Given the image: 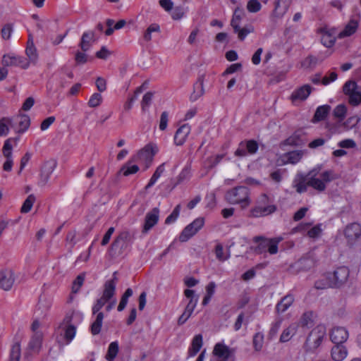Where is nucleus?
<instances>
[{
    "label": "nucleus",
    "instance_id": "1",
    "mask_svg": "<svg viewBox=\"0 0 361 361\" xmlns=\"http://www.w3.org/2000/svg\"><path fill=\"white\" fill-rule=\"evenodd\" d=\"M225 200L231 204H238L241 209L247 208L251 204L250 189L243 185L234 187L225 194Z\"/></svg>",
    "mask_w": 361,
    "mask_h": 361
},
{
    "label": "nucleus",
    "instance_id": "2",
    "mask_svg": "<svg viewBox=\"0 0 361 361\" xmlns=\"http://www.w3.org/2000/svg\"><path fill=\"white\" fill-rule=\"evenodd\" d=\"M157 152V148L156 146L147 145L136 156L133 157L131 160L122 166L120 171L121 173L125 176L136 173L139 171V167L136 164H132V162L138 161L142 159L149 160V158H151Z\"/></svg>",
    "mask_w": 361,
    "mask_h": 361
},
{
    "label": "nucleus",
    "instance_id": "3",
    "mask_svg": "<svg viewBox=\"0 0 361 361\" xmlns=\"http://www.w3.org/2000/svg\"><path fill=\"white\" fill-rule=\"evenodd\" d=\"M274 201L266 194H262L255 202V205L250 210V216L259 218L266 216L276 211Z\"/></svg>",
    "mask_w": 361,
    "mask_h": 361
},
{
    "label": "nucleus",
    "instance_id": "4",
    "mask_svg": "<svg viewBox=\"0 0 361 361\" xmlns=\"http://www.w3.org/2000/svg\"><path fill=\"white\" fill-rule=\"evenodd\" d=\"M307 174L309 186L319 192L324 191L326 183L334 179L332 171H325L319 175V177H317L318 171L317 169L310 171Z\"/></svg>",
    "mask_w": 361,
    "mask_h": 361
},
{
    "label": "nucleus",
    "instance_id": "5",
    "mask_svg": "<svg viewBox=\"0 0 361 361\" xmlns=\"http://www.w3.org/2000/svg\"><path fill=\"white\" fill-rule=\"evenodd\" d=\"M326 335V329L324 325L316 326L309 334L305 343L307 352H313L322 344Z\"/></svg>",
    "mask_w": 361,
    "mask_h": 361
},
{
    "label": "nucleus",
    "instance_id": "6",
    "mask_svg": "<svg viewBox=\"0 0 361 361\" xmlns=\"http://www.w3.org/2000/svg\"><path fill=\"white\" fill-rule=\"evenodd\" d=\"M281 240V238H267L262 235L255 236L252 241L258 244L255 251L256 253L262 254L267 250L269 254L275 255L278 252V245Z\"/></svg>",
    "mask_w": 361,
    "mask_h": 361
},
{
    "label": "nucleus",
    "instance_id": "7",
    "mask_svg": "<svg viewBox=\"0 0 361 361\" xmlns=\"http://www.w3.org/2000/svg\"><path fill=\"white\" fill-rule=\"evenodd\" d=\"M328 276L331 287H341L348 281L350 270L345 266L339 267L333 273H329Z\"/></svg>",
    "mask_w": 361,
    "mask_h": 361
},
{
    "label": "nucleus",
    "instance_id": "8",
    "mask_svg": "<svg viewBox=\"0 0 361 361\" xmlns=\"http://www.w3.org/2000/svg\"><path fill=\"white\" fill-rule=\"evenodd\" d=\"M204 224V219L203 217H198L195 219L192 223L185 226L182 231L179 235L180 241H188L203 227Z\"/></svg>",
    "mask_w": 361,
    "mask_h": 361
},
{
    "label": "nucleus",
    "instance_id": "9",
    "mask_svg": "<svg viewBox=\"0 0 361 361\" xmlns=\"http://www.w3.org/2000/svg\"><path fill=\"white\" fill-rule=\"evenodd\" d=\"M361 88L353 80L345 82L343 87V93L348 97V102L350 105L356 106L359 105L358 97Z\"/></svg>",
    "mask_w": 361,
    "mask_h": 361
},
{
    "label": "nucleus",
    "instance_id": "10",
    "mask_svg": "<svg viewBox=\"0 0 361 361\" xmlns=\"http://www.w3.org/2000/svg\"><path fill=\"white\" fill-rule=\"evenodd\" d=\"M213 355L219 361H235V350L222 343H217L213 349Z\"/></svg>",
    "mask_w": 361,
    "mask_h": 361
},
{
    "label": "nucleus",
    "instance_id": "11",
    "mask_svg": "<svg viewBox=\"0 0 361 361\" xmlns=\"http://www.w3.org/2000/svg\"><path fill=\"white\" fill-rule=\"evenodd\" d=\"M56 167V161L55 160H49L43 164L39 174L38 186L44 187L47 184Z\"/></svg>",
    "mask_w": 361,
    "mask_h": 361
},
{
    "label": "nucleus",
    "instance_id": "12",
    "mask_svg": "<svg viewBox=\"0 0 361 361\" xmlns=\"http://www.w3.org/2000/svg\"><path fill=\"white\" fill-rule=\"evenodd\" d=\"M343 235L350 246L355 244L361 237V225L358 223H351L345 226L343 230Z\"/></svg>",
    "mask_w": 361,
    "mask_h": 361
},
{
    "label": "nucleus",
    "instance_id": "13",
    "mask_svg": "<svg viewBox=\"0 0 361 361\" xmlns=\"http://www.w3.org/2000/svg\"><path fill=\"white\" fill-rule=\"evenodd\" d=\"M2 64L4 66H20L25 69L28 68L30 62L23 56L8 54L4 55Z\"/></svg>",
    "mask_w": 361,
    "mask_h": 361
},
{
    "label": "nucleus",
    "instance_id": "14",
    "mask_svg": "<svg viewBox=\"0 0 361 361\" xmlns=\"http://www.w3.org/2000/svg\"><path fill=\"white\" fill-rule=\"evenodd\" d=\"M133 233L128 231H123L119 233V234L114 240L113 243L111 244V248H119L120 250H124L128 247L129 244L133 242Z\"/></svg>",
    "mask_w": 361,
    "mask_h": 361
},
{
    "label": "nucleus",
    "instance_id": "15",
    "mask_svg": "<svg viewBox=\"0 0 361 361\" xmlns=\"http://www.w3.org/2000/svg\"><path fill=\"white\" fill-rule=\"evenodd\" d=\"M16 280L14 271L11 269L6 268L0 270V288L4 290H9L13 287Z\"/></svg>",
    "mask_w": 361,
    "mask_h": 361
},
{
    "label": "nucleus",
    "instance_id": "16",
    "mask_svg": "<svg viewBox=\"0 0 361 361\" xmlns=\"http://www.w3.org/2000/svg\"><path fill=\"white\" fill-rule=\"evenodd\" d=\"M360 21V16H353L350 18L344 29L338 35L339 39L350 37L356 32Z\"/></svg>",
    "mask_w": 361,
    "mask_h": 361
},
{
    "label": "nucleus",
    "instance_id": "17",
    "mask_svg": "<svg viewBox=\"0 0 361 361\" xmlns=\"http://www.w3.org/2000/svg\"><path fill=\"white\" fill-rule=\"evenodd\" d=\"M11 120L13 124V129L18 133L25 132L30 125V119L27 115H18Z\"/></svg>",
    "mask_w": 361,
    "mask_h": 361
},
{
    "label": "nucleus",
    "instance_id": "18",
    "mask_svg": "<svg viewBox=\"0 0 361 361\" xmlns=\"http://www.w3.org/2000/svg\"><path fill=\"white\" fill-rule=\"evenodd\" d=\"M159 218V209L157 207L153 208L147 213L145 219V224L142 228L143 233H147L158 222Z\"/></svg>",
    "mask_w": 361,
    "mask_h": 361
},
{
    "label": "nucleus",
    "instance_id": "19",
    "mask_svg": "<svg viewBox=\"0 0 361 361\" xmlns=\"http://www.w3.org/2000/svg\"><path fill=\"white\" fill-rule=\"evenodd\" d=\"M118 279L116 277V272L113 274L111 279L108 280L104 285V290L102 298L106 300L107 301L111 300L116 293V286Z\"/></svg>",
    "mask_w": 361,
    "mask_h": 361
},
{
    "label": "nucleus",
    "instance_id": "20",
    "mask_svg": "<svg viewBox=\"0 0 361 361\" xmlns=\"http://www.w3.org/2000/svg\"><path fill=\"white\" fill-rule=\"evenodd\" d=\"M348 338V332L344 327L336 326L331 329L330 338L336 344H342Z\"/></svg>",
    "mask_w": 361,
    "mask_h": 361
},
{
    "label": "nucleus",
    "instance_id": "21",
    "mask_svg": "<svg viewBox=\"0 0 361 361\" xmlns=\"http://www.w3.org/2000/svg\"><path fill=\"white\" fill-rule=\"evenodd\" d=\"M190 126L188 123L183 124L179 127L174 135V144L177 146L183 145L190 133Z\"/></svg>",
    "mask_w": 361,
    "mask_h": 361
},
{
    "label": "nucleus",
    "instance_id": "22",
    "mask_svg": "<svg viewBox=\"0 0 361 361\" xmlns=\"http://www.w3.org/2000/svg\"><path fill=\"white\" fill-rule=\"evenodd\" d=\"M312 90V88L310 85H304L292 92L290 99L293 103L297 101H304L309 97Z\"/></svg>",
    "mask_w": 361,
    "mask_h": 361
},
{
    "label": "nucleus",
    "instance_id": "23",
    "mask_svg": "<svg viewBox=\"0 0 361 361\" xmlns=\"http://www.w3.org/2000/svg\"><path fill=\"white\" fill-rule=\"evenodd\" d=\"M293 185L297 192L302 193L306 192L309 186L308 174L305 176L302 174L298 175L294 179Z\"/></svg>",
    "mask_w": 361,
    "mask_h": 361
},
{
    "label": "nucleus",
    "instance_id": "24",
    "mask_svg": "<svg viewBox=\"0 0 361 361\" xmlns=\"http://www.w3.org/2000/svg\"><path fill=\"white\" fill-rule=\"evenodd\" d=\"M331 355L334 361H343L348 355V350L345 346L336 344L331 348Z\"/></svg>",
    "mask_w": 361,
    "mask_h": 361
},
{
    "label": "nucleus",
    "instance_id": "25",
    "mask_svg": "<svg viewBox=\"0 0 361 361\" xmlns=\"http://www.w3.org/2000/svg\"><path fill=\"white\" fill-rule=\"evenodd\" d=\"M202 336L197 334L192 338L191 345L188 351V357L195 356L202 346Z\"/></svg>",
    "mask_w": 361,
    "mask_h": 361
},
{
    "label": "nucleus",
    "instance_id": "26",
    "mask_svg": "<svg viewBox=\"0 0 361 361\" xmlns=\"http://www.w3.org/2000/svg\"><path fill=\"white\" fill-rule=\"evenodd\" d=\"M304 152L302 150H295L285 153L283 156L284 164H295L302 159Z\"/></svg>",
    "mask_w": 361,
    "mask_h": 361
},
{
    "label": "nucleus",
    "instance_id": "27",
    "mask_svg": "<svg viewBox=\"0 0 361 361\" xmlns=\"http://www.w3.org/2000/svg\"><path fill=\"white\" fill-rule=\"evenodd\" d=\"M184 295L188 299H189V302L187 304L185 310H188V312H190L192 314L197 304L198 297L195 295V291L190 289H185L184 290Z\"/></svg>",
    "mask_w": 361,
    "mask_h": 361
},
{
    "label": "nucleus",
    "instance_id": "28",
    "mask_svg": "<svg viewBox=\"0 0 361 361\" xmlns=\"http://www.w3.org/2000/svg\"><path fill=\"white\" fill-rule=\"evenodd\" d=\"M294 297L293 295L288 294L284 296L276 305V310L278 313L286 312L293 304Z\"/></svg>",
    "mask_w": 361,
    "mask_h": 361
},
{
    "label": "nucleus",
    "instance_id": "29",
    "mask_svg": "<svg viewBox=\"0 0 361 361\" xmlns=\"http://www.w3.org/2000/svg\"><path fill=\"white\" fill-rule=\"evenodd\" d=\"M94 41V33L93 32H85L81 37L80 47L81 49L85 52L88 51L91 47V42Z\"/></svg>",
    "mask_w": 361,
    "mask_h": 361
},
{
    "label": "nucleus",
    "instance_id": "30",
    "mask_svg": "<svg viewBox=\"0 0 361 361\" xmlns=\"http://www.w3.org/2000/svg\"><path fill=\"white\" fill-rule=\"evenodd\" d=\"M25 53L30 61L35 62L37 61L38 58V54L37 49L34 44L33 38L31 35H29L28 37Z\"/></svg>",
    "mask_w": 361,
    "mask_h": 361
},
{
    "label": "nucleus",
    "instance_id": "31",
    "mask_svg": "<svg viewBox=\"0 0 361 361\" xmlns=\"http://www.w3.org/2000/svg\"><path fill=\"white\" fill-rule=\"evenodd\" d=\"M203 78L200 77L194 85V90L190 95V100L192 102H195L200 97H202L204 93V85H203Z\"/></svg>",
    "mask_w": 361,
    "mask_h": 361
},
{
    "label": "nucleus",
    "instance_id": "32",
    "mask_svg": "<svg viewBox=\"0 0 361 361\" xmlns=\"http://www.w3.org/2000/svg\"><path fill=\"white\" fill-rule=\"evenodd\" d=\"M298 326L295 324H292L289 325L286 329H285L281 336H280V342L285 343L288 342L291 339V338L296 334Z\"/></svg>",
    "mask_w": 361,
    "mask_h": 361
},
{
    "label": "nucleus",
    "instance_id": "33",
    "mask_svg": "<svg viewBox=\"0 0 361 361\" xmlns=\"http://www.w3.org/2000/svg\"><path fill=\"white\" fill-rule=\"evenodd\" d=\"M76 334V327L73 324H68L63 329V339L65 344L71 343L75 338Z\"/></svg>",
    "mask_w": 361,
    "mask_h": 361
},
{
    "label": "nucleus",
    "instance_id": "34",
    "mask_svg": "<svg viewBox=\"0 0 361 361\" xmlns=\"http://www.w3.org/2000/svg\"><path fill=\"white\" fill-rule=\"evenodd\" d=\"M104 319V314L102 312H98L96 316V319L90 326L91 333L93 335H97L100 333L102 323Z\"/></svg>",
    "mask_w": 361,
    "mask_h": 361
},
{
    "label": "nucleus",
    "instance_id": "35",
    "mask_svg": "<svg viewBox=\"0 0 361 361\" xmlns=\"http://www.w3.org/2000/svg\"><path fill=\"white\" fill-rule=\"evenodd\" d=\"M331 109L330 106L329 105H323L317 107L313 120L314 121H323L326 116L328 115L329 111Z\"/></svg>",
    "mask_w": 361,
    "mask_h": 361
},
{
    "label": "nucleus",
    "instance_id": "36",
    "mask_svg": "<svg viewBox=\"0 0 361 361\" xmlns=\"http://www.w3.org/2000/svg\"><path fill=\"white\" fill-rule=\"evenodd\" d=\"M244 16L245 13L243 9L239 8L235 9L231 21V25L233 30H236L238 28V26H240V21Z\"/></svg>",
    "mask_w": 361,
    "mask_h": 361
},
{
    "label": "nucleus",
    "instance_id": "37",
    "mask_svg": "<svg viewBox=\"0 0 361 361\" xmlns=\"http://www.w3.org/2000/svg\"><path fill=\"white\" fill-rule=\"evenodd\" d=\"M233 30L235 33L238 34V39L243 41L247 35L254 32V27L252 25H247L242 28L238 26V29Z\"/></svg>",
    "mask_w": 361,
    "mask_h": 361
},
{
    "label": "nucleus",
    "instance_id": "38",
    "mask_svg": "<svg viewBox=\"0 0 361 361\" xmlns=\"http://www.w3.org/2000/svg\"><path fill=\"white\" fill-rule=\"evenodd\" d=\"M42 341V334L41 332H35L31 338L29 346L33 350H38L41 347Z\"/></svg>",
    "mask_w": 361,
    "mask_h": 361
},
{
    "label": "nucleus",
    "instance_id": "39",
    "mask_svg": "<svg viewBox=\"0 0 361 361\" xmlns=\"http://www.w3.org/2000/svg\"><path fill=\"white\" fill-rule=\"evenodd\" d=\"M118 353V343L117 341L111 342L108 348L106 359L108 361H114Z\"/></svg>",
    "mask_w": 361,
    "mask_h": 361
},
{
    "label": "nucleus",
    "instance_id": "40",
    "mask_svg": "<svg viewBox=\"0 0 361 361\" xmlns=\"http://www.w3.org/2000/svg\"><path fill=\"white\" fill-rule=\"evenodd\" d=\"M321 42L326 47H331L336 42V38L331 35L328 31L322 30Z\"/></svg>",
    "mask_w": 361,
    "mask_h": 361
},
{
    "label": "nucleus",
    "instance_id": "41",
    "mask_svg": "<svg viewBox=\"0 0 361 361\" xmlns=\"http://www.w3.org/2000/svg\"><path fill=\"white\" fill-rule=\"evenodd\" d=\"M9 127L13 128V124L11 118H4L0 121V136H5L9 132Z\"/></svg>",
    "mask_w": 361,
    "mask_h": 361
},
{
    "label": "nucleus",
    "instance_id": "42",
    "mask_svg": "<svg viewBox=\"0 0 361 361\" xmlns=\"http://www.w3.org/2000/svg\"><path fill=\"white\" fill-rule=\"evenodd\" d=\"M133 290L130 288L126 290L125 293L121 296V301L117 308L118 312H121L126 308L128 298L133 295Z\"/></svg>",
    "mask_w": 361,
    "mask_h": 361
},
{
    "label": "nucleus",
    "instance_id": "43",
    "mask_svg": "<svg viewBox=\"0 0 361 361\" xmlns=\"http://www.w3.org/2000/svg\"><path fill=\"white\" fill-rule=\"evenodd\" d=\"M191 177V169L190 166H185L177 176L176 184H180L184 181L188 180Z\"/></svg>",
    "mask_w": 361,
    "mask_h": 361
},
{
    "label": "nucleus",
    "instance_id": "44",
    "mask_svg": "<svg viewBox=\"0 0 361 361\" xmlns=\"http://www.w3.org/2000/svg\"><path fill=\"white\" fill-rule=\"evenodd\" d=\"M35 200H36V198H35V196L32 194L28 195V197L26 198V200L24 201L22 207H21V209H20V212L21 213H28L34 203L35 202Z\"/></svg>",
    "mask_w": 361,
    "mask_h": 361
},
{
    "label": "nucleus",
    "instance_id": "45",
    "mask_svg": "<svg viewBox=\"0 0 361 361\" xmlns=\"http://www.w3.org/2000/svg\"><path fill=\"white\" fill-rule=\"evenodd\" d=\"M85 279V274L82 273L79 274L73 281L72 284V293H77L79 292L80 288L84 283Z\"/></svg>",
    "mask_w": 361,
    "mask_h": 361
},
{
    "label": "nucleus",
    "instance_id": "46",
    "mask_svg": "<svg viewBox=\"0 0 361 361\" xmlns=\"http://www.w3.org/2000/svg\"><path fill=\"white\" fill-rule=\"evenodd\" d=\"M264 334L261 332L256 333L252 339V344L256 351H260L263 347Z\"/></svg>",
    "mask_w": 361,
    "mask_h": 361
},
{
    "label": "nucleus",
    "instance_id": "47",
    "mask_svg": "<svg viewBox=\"0 0 361 361\" xmlns=\"http://www.w3.org/2000/svg\"><path fill=\"white\" fill-rule=\"evenodd\" d=\"M160 27L157 23L151 24L145 30L143 35V39L146 42H149L152 39V32H159Z\"/></svg>",
    "mask_w": 361,
    "mask_h": 361
},
{
    "label": "nucleus",
    "instance_id": "48",
    "mask_svg": "<svg viewBox=\"0 0 361 361\" xmlns=\"http://www.w3.org/2000/svg\"><path fill=\"white\" fill-rule=\"evenodd\" d=\"M141 92H142L141 87H138L135 90L134 94L133 96H131L130 97H129L128 99V100L126 101V102L125 103V104L123 106L125 111H129L132 109L134 102L137 99V97H138L139 94H140Z\"/></svg>",
    "mask_w": 361,
    "mask_h": 361
},
{
    "label": "nucleus",
    "instance_id": "49",
    "mask_svg": "<svg viewBox=\"0 0 361 361\" xmlns=\"http://www.w3.org/2000/svg\"><path fill=\"white\" fill-rule=\"evenodd\" d=\"M322 231V224H319L310 228L307 231V235L310 238H318L319 237L321 236Z\"/></svg>",
    "mask_w": 361,
    "mask_h": 361
},
{
    "label": "nucleus",
    "instance_id": "50",
    "mask_svg": "<svg viewBox=\"0 0 361 361\" xmlns=\"http://www.w3.org/2000/svg\"><path fill=\"white\" fill-rule=\"evenodd\" d=\"M313 317L314 314L312 312H305L300 319V324L302 326L309 327L313 324Z\"/></svg>",
    "mask_w": 361,
    "mask_h": 361
},
{
    "label": "nucleus",
    "instance_id": "51",
    "mask_svg": "<svg viewBox=\"0 0 361 361\" xmlns=\"http://www.w3.org/2000/svg\"><path fill=\"white\" fill-rule=\"evenodd\" d=\"M102 102V96L100 93L95 92L92 94L89 101L88 106L92 108L99 106Z\"/></svg>",
    "mask_w": 361,
    "mask_h": 361
},
{
    "label": "nucleus",
    "instance_id": "52",
    "mask_svg": "<svg viewBox=\"0 0 361 361\" xmlns=\"http://www.w3.org/2000/svg\"><path fill=\"white\" fill-rule=\"evenodd\" d=\"M20 357V345L18 343L13 344L11 347L9 361H19Z\"/></svg>",
    "mask_w": 361,
    "mask_h": 361
},
{
    "label": "nucleus",
    "instance_id": "53",
    "mask_svg": "<svg viewBox=\"0 0 361 361\" xmlns=\"http://www.w3.org/2000/svg\"><path fill=\"white\" fill-rule=\"evenodd\" d=\"M244 143L245 145V147H247L248 154H254L257 152L259 149V145L256 140H244Z\"/></svg>",
    "mask_w": 361,
    "mask_h": 361
},
{
    "label": "nucleus",
    "instance_id": "54",
    "mask_svg": "<svg viewBox=\"0 0 361 361\" xmlns=\"http://www.w3.org/2000/svg\"><path fill=\"white\" fill-rule=\"evenodd\" d=\"M153 99V93L152 92H147L142 97L141 102L142 110L146 111L149 106L151 105Z\"/></svg>",
    "mask_w": 361,
    "mask_h": 361
},
{
    "label": "nucleus",
    "instance_id": "55",
    "mask_svg": "<svg viewBox=\"0 0 361 361\" xmlns=\"http://www.w3.org/2000/svg\"><path fill=\"white\" fill-rule=\"evenodd\" d=\"M346 112V106L344 104H339L335 107L334 110V116L341 121L345 118Z\"/></svg>",
    "mask_w": 361,
    "mask_h": 361
},
{
    "label": "nucleus",
    "instance_id": "56",
    "mask_svg": "<svg viewBox=\"0 0 361 361\" xmlns=\"http://www.w3.org/2000/svg\"><path fill=\"white\" fill-rule=\"evenodd\" d=\"M180 212V205L178 204L173 210L171 214L169 215L166 220L165 224H171L172 223H174L176 219H178Z\"/></svg>",
    "mask_w": 361,
    "mask_h": 361
},
{
    "label": "nucleus",
    "instance_id": "57",
    "mask_svg": "<svg viewBox=\"0 0 361 361\" xmlns=\"http://www.w3.org/2000/svg\"><path fill=\"white\" fill-rule=\"evenodd\" d=\"M360 121V118L357 116H350L345 122L343 123V126L345 130H350L354 128Z\"/></svg>",
    "mask_w": 361,
    "mask_h": 361
},
{
    "label": "nucleus",
    "instance_id": "58",
    "mask_svg": "<svg viewBox=\"0 0 361 361\" xmlns=\"http://www.w3.org/2000/svg\"><path fill=\"white\" fill-rule=\"evenodd\" d=\"M262 8V5L258 0H250L247 4V9L250 13H257Z\"/></svg>",
    "mask_w": 361,
    "mask_h": 361
},
{
    "label": "nucleus",
    "instance_id": "59",
    "mask_svg": "<svg viewBox=\"0 0 361 361\" xmlns=\"http://www.w3.org/2000/svg\"><path fill=\"white\" fill-rule=\"evenodd\" d=\"M314 287L317 289H324L331 287L330 279H329L328 274L324 276L323 279L317 281L314 283Z\"/></svg>",
    "mask_w": 361,
    "mask_h": 361
},
{
    "label": "nucleus",
    "instance_id": "60",
    "mask_svg": "<svg viewBox=\"0 0 361 361\" xmlns=\"http://www.w3.org/2000/svg\"><path fill=\"white\" fill-rule=\"evenodd\" d=\"M234 154L238 157H245L248 155L247 147H245L244 141H241L239 143L238 148L234 152Z\"/></svg>",
    "mask_w": 361,
    "mask_h": 361
},
{
    "label": "nucleus",
    "instance_id": "61",
    "mask_svg": "<svg viewBox=\"0 0 361 361\" xmlns=\"http://www.w3.org/2000/svg\"><path fill=\"white\" fill-rule=\"evenodd\" d=\"M108 301L103 298L97 299L92 307V314H96L100 312L99 310L104 306Z\"/></svg>",
    "mask_w": 361,
    "mask_h": 361
},
{
    "label": "nucleus",
    "instance_id": "62",
    "mask_svg": "<svg viewBox=\"0 0 361 361\" xmlns=\"http://www.w3.org/2000/svg\"><path fill=\"white\" fill-rule=\"evenodd\" d=\"M281 323H282L281 319H279L271 324V329L269 332V336L271 338H272L277 334V333L281 326Z\"/></svg>",
    "mask_w": 361,
    "mask_h": 361
},
{
    "label": "nucleus",
    "instance_id": "63",
    "mask_svg": "<svg viewBox=\"0 0 361 361\" xmlns=\"http://www.w3.org/2000/svg\"><path fill=\"white\" fill-rule=\"evenodd\" d=\"M169 121V114L167 111H164L161 114L159 121V129L161 130H165L167 128Z\"/></svg>",
    "mask_w": 361,
    "mask_h": 361
},
{
    "label": "nucleus",
    "instance_id": "64",
    "mask_svg": "<svg viewBox=\"0 0 361 361\" xmlns=\"http://www.w3.org/2000/svg\"><path fill=\"white\" fill-rule=\"evenodd\" d=\"M95 85L99 92H103L106 90V80L102 77H98L96 79Z\"/></svg>",
    "mask_w": 361,
    "mask_h": 361
}]
</instances>
